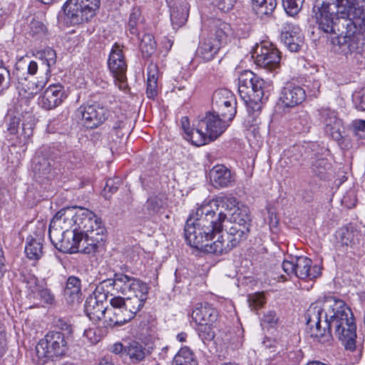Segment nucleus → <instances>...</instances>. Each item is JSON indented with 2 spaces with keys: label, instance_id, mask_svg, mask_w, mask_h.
<instances>
[{
  "label": "nucleus",
  "instance_id": "f257e3e1",
  "mask_svg": "<svg viewBox=\"0 0 365 365\" xmlns=\"http://www.w3.org/2000/svg\"><path fill=\"white\" fill-rule=\"evenodd\" d=\"M310 336L329 341L331 330L346 350L356 347V326L351 309L341 299L329 297L323 303H313L307 311Z\"/></svg>",
  "mask_w": 365,
  "mask_h": 365
},
{
  "label": "nucleus",
  "instance_id": "f03ea898",
  "mask_svg": "<svg viewBox=\"0 0 365 365\" xmlns=\"http://www.w3.org/2000/svg\"><path fill=\"white\" fill-rule=\"evenodd\" d=\"M319 28L338 36L365 31V0H325L313 8Z\"/></svg>",
  "mask_w": 365,
  "mask_h": 365
},
{
  "label": "nucleus",
  "instance_id": "7ed1b4c3",
  "mask_svg": "<svg viewBox=\"0 0 365 365\" xmlns=\"http://www.w3.org/2000/svg\"><path fill=\"white\" fill-rule=\"evenodd\" d=\"M267 88V83L251 71L245 70L239 76V93L253 118L259 113L263 101L268 99Z\"/></svg>",
  "mask_w": 365,
  "mask_h": 365
},
{
  "label": "nucleus",
  "instance_id": "20e7f679",
  "mask_svg": "<svg viewBox=\"0 0 365 365\" xmlns=\"http://www.w3.org/2000/svg\"><path fill=\"white\" fill-rule=\"evenodd\" d=\"M145 299L136 296L126 298L113 297L110 299V310L108 311V322L110 325L121 326L132 319L143 307Z\"/></svg>",
  "mask_w": 365,
  "mask_h": 365
},
{
  "label": "nucleus",
  "instance_id": "39448f33",
  "mask_svg": "<svg viewBox=\"0 0 365 365\" xmlns=\"http://www.w3.org/2000/svg\"><path fill=\"white\" fill-rule=\"evenodd\" d=\"M100 5L101 0H67L62 9L70 24L77 25L93 19Z\"/></svg>",
  "mask_w": 365,
  "mask_h": 365
},
{
  "label": "nucleus",
  "instance_id": "423d86ee",
  "mask_svg": "<svg viewBox=\"0 0 365 365\" xmlns=\"http://www.w3.org/2000/svg\"><path fill=\"white\" fill-rule=\"evenodd\" d=\"M68 336L61 331H50L36 346L38 357L44 363L53 357L62 356L68 350Z\"/></svg>",
  "mask_w": 365,
  "mask_h": 365
},
{
  "label": "nucleus",
  "instance_id": "0eeeda50",
  "mask_svg": "<svg viewBox=\"0 0 365 365\" xmlns=\"http://www.w3.org/2000/svg\"><path fill=\"white\" fill-rule=\"evenodd\" d=\"M283 271L286 275L282 274L279 278L284 282L287 277L295 276L301 279L313 280L321 275V267L312 266L311 259L305 256L292 257L291 260L284 259L282 263Z\"/></svg>",
  "mask_w": 365,
  "mask_h": 365
},
{
  "label": "nucleus",
  "instance_id": "6e6552de",
  "mask_svg": "<svg viewBox=\"0 0 365 365\" xmlns=\"http://www.w3.org/2000/svg\"><path fill=\"white\" fill-rule=\"evenodd\" d=\"M109 297V291L104 289V286L100 284L96 287L93 292L86 299L85 303V312L89 319L93 322H98L104 318L106 327L113 328L115 325H110L108 319V311L107 302Z\"/></svg>",
  "mask_w": 365,
  "mask_h": 365
},
{
  "label": "nucleus",
  "instance_id": "1a4fd4ad",
  "mask_svg": "<svg viewBox=\"0 0 365 365\" xmlns=\"http://www.w3.org/2000/svg\"><path fill=\"white\" fill-rule=\"evenodd\" d=\"M337 45L346 57L350 56V61L354 66H363L364 57L362 48L365 45V31L356 28V33L352 35L337 37Z\"/></svg>",
  "mask_w": 365,
  "mask_h": 365
},
{
  "label": "nucleus",
  "instance_id": "9d476101",
  "mask_svg": "<svg viewBox=\"0 0 365 365\" xmlns=\"http://www.w3.org/2000/svg\"><path fill=\"white\" fill-rule=\"evenodd\" d=\"M194 213L198 222L196 224L202 227L206 232L205 235H207L210 240L222 231V224L227 216L222 211L216 212L209 204H206L197 207Z\"/></svg>",
  "mask_w": 365,
  "mask_h": 365
},
{
  "label": "nucleus",
  "instance_id": "9b49d317",
  "mask_svg": "<svg viewBox=\"0 0 365 365\" xmlns=\"http://www.w3.org/2000/svg\"><path fill=\"white\" fill-rule=\"evenodd\" d=\"M110 115V111L100 104H86L76 110V116L88 129H94L103 124Z\"/></svg>",
  "mask_w": 365,
  "mask_h": 365
},
{
  "label": "nucleus",
  "instance_id": "f8f14e48",
  "mask_svg": "<svg viewBox=\"0 0 365 365\" xmlns=\"http://www.w3.org/2000/svg\"><path fill=\"white\" fill-rule=\"evenodd\" d=\"M123 48V46L115 43L112 46L108 60L109 70L115 81L119 83L120 89L125 87L128 67Z\"/></svg>",
  "mask_w": 365,
  "mask_h": 365
},
{
  "label": "nucleus",
  "instance_id": "ddd939ff",
  "mask_svg": "<svg viewBox=\"0 0 365 365\" xmlns=\"http://www.w3.org/2000/svg\"><path fill=\"white\" fill-rule=\"evenodd\" d=\"M319 113L325 133L336 140L339 145H342L344 141L342 135L344 126L343 122L338 117L337 113L328 108H321Z\"/></svg>",
  "mask_w": 365,
  "mask_h": 365
},
{
  "label": "nucleus",
  "instance_id": "4468645a",
  "mask_svg": "<svg viewBox=\"0 0 365 365\" xmlns=\"http://www.w3.org/2000/svg\"><path fill=\"white\" fill-rule=\"evenodd\" d=\"M214 112L220 114L222 118L232 120L236 114V101L233 94L227 89H219L212 96Z\"/></svg>",
  "mask_w": 365,
  "mask_h": 365
},
{
  "label": "nucleus",
  "instance_id": "2eb2a0df",
  "mask_svg": "<svg viewBox=\"0 0 365 365\" xmlns=\"http://www.w3.org/2000/svg\"><path fill=\"white\" fill-rule=\"evenodd\" d=\"M255 63L269 71L279 67L281 56L278 49L269 42L263 43L255 49Z\"/></svg>",
  "mask_w": 365,
  "mask_h": 365
},
{
  "label": "nucleus",
  "instance_id": "dca6fc26",
  "mask_svg": "<svg viewBox=\"0 0 365 365\" xmlns=\"http://www.w3.org/2000/svg\"><path fill=\"white\" fill-rule=\"evenodd\" d=\"M197 217H195V213H192L187 218L184 232L185 240L188 245L197 250L202 249L204 246V242L211 240L207 235H205V230L202 226L197 225Z\"/></svg>",
  "mask_w": 365,
  "mask_h": 365
},
{
  "label": "nucleus",
  "instance_id": "f3484780",
  "mask_svg": "<svg viewBox=\"0 0 365 365\" xmlns=\"http://www.w3.org/2000/svg\"><path fill=\"white\" fill-rule=\"evenodd\" d=\"M95 225L98 232H104L105 229L102 226L100 218L97 217L91 211L80 208L78 211L75 210L74 230L78 233L86 234L87 232L92 230V225Z\"/></svg>",
  "mask_w": 365,
  "mask_h": 365
},
{
  "label": "nucleus",
  "instance_id": "a211bd4d",
  "mask_svg": "<svg viewBox=\"0 0 365 365\" xmlns=\"http://www.w3.org/2000/svg\"><path fill=\"white\" fill-rule=\"evenodd\" d=\"M220 116H221L220 114H217L216 112L209 111L199 121L200 127L204 128L211 140H216L228 126L227 118H221Z\"/></svg>",
  "mask_w": 365,
  "mask_h": 365
},
{
  "label": "nucleus",
  "instance_id": "6ab92c4d",
  "mask_svg": "<svg viewBox=\"0 0 365 365\" xmlns=\"http://www.w3.org/2000/svg\"><path fill=\"white\" fill-rule=\"evenodd\" d=\"M76 210V207H65L58 211L50 222L48 236L71 230L70 229L74 226Z\"/></svg>",
  "mask_w": 365,
  "mask_h": 365
},
{
  "label": "nucleus",
  "instance_id": "aec40b11",
  "mask_svg": "<svg viewBox=\"0 0 365 365\" xmlns=\"http://www.w3.org/2000/svg\"><path fill=\"white\" fill-rule=\"evenodd\" d=\"M79 233L76 230L64 231L49 236L53 245L60 252L64 253H76L78 251V240Z\"/></svg>",
  "mask_w": 365,
  "mask_h": 365
},
{
  "label": "nucleus",
  "instance_id": "412c9836",
  "mask_svg": "<svg viewBox=\"0 0 365 365\" xmlns=\"http://www.w3.org/2000/svg\"><path fill=\"white\" fill-rule=\"evenodd\" d=\"M66 97L63 86L53 84L44 91L39 99V104L45 110H51L58 106Z\"/></svg>",
  "mask_w": 365,
  "mask_h": 365
},
{
  "label": "nucleus",
  "instance_id": "4be33fe9",
  "mask_svg": "<svg viewBox=\"0 0 365 365\" xmlns=\"http://www.w3.org/2000/svg\"><path fill=\"white\" fill-rule=\"evenodd\" d=\"M281 41L292 52H297L304 43L299 28L292 24H285L281 31Z\"/></svg>",
  "mask_w": 365,
  "mask_h": 365
},
{
  "label": "nucleus",
  "instance_id": "5701e85b",
  "mask_svg": "<svg viewBox=\"0 0 365 365\" xmlns=\"http://www.w3.org/2000/svg\"><path fill=\"white\" fill-rule=\"evenodd\" d=\"M306 98L304 90L293 83H287L282 88L279 101L284 107L294 108L301 104Z\"/></svg>",
  "mask_w": 365,
  "mask_h": 365
},
{
  "label": "nucleus",
  "instance_id": "b1692460",
  "mask_svg": "<svg viewBox=\"0 0 365 365\" xmlns=\"http://www.w3.org/2000/svg\"><path fill=\"white\" fill-rule=\"evenodd\" d=\"M54 165L48 149L43 148L38 151L33 158L31 169L36 177L41 178L50 173Z\"/></svg>",
  "mask_w": 365,
  "mask_h": 365
},
{
  "label": "nucleus",
  "instance_id": "393cba45",
  "mask_svg": "<svg viewBox=\"0 0 365 365\" xmlns=\"http://www.w3.org/2000/svg\"><path fill=\"white\" fill-rule=\"evenodd\" d=\"M209 178L212 185L216 188L232 186L235 180V174L223 165L214 166L209 172Z\"/></svg>",
  "mask_w": 365,
  "mask_h": 365
},
{
  "label": "nucleus",
  "instance_id": "a878e982",
  "mask_svg": "<svg viewBox=\"0 0 365 365\" xmlns=\"http://www.w3.org/2000/svg\"><path fill=\"white\" fill-rule=\"evenodd\" d=\"M104 232L79 233L78 240V251L83 254H93L103 245Z\"/></svg>",
  "mask_w": 365,
  "mask_h": 365
},
{
  "label": "nucleus",
  "instance_id": "bb28decb",
  "mask_svg": "<svg viewBox=\"0 0 365 365\" xmlns=\"http://www.w3.org/2000/svg\"><path fill=\"white\" fill-rule=\"evenodd\" d=\"M191 317L197 325L213 324L218 319V312L207 303H198L192 310Z\"/></svg>",
  "mask_w": 365,
  "mask_h": 365
},
{
  "label": "nucleus",
  "instance_id": "cd10ccee",
  "mask_svg": "<svg viewBox=\"0 0 365 365\" xmlns=\"http://www.w3.org/2000/svg\"><path fill=\"white\" fill-rule=\"evenodd\" d=\"M63 297L66 302L71 304H78L82 301L81 282L75 276H70L63 289Z\"/></svg>",
  "mask_w": 365,
  "mask_h": 365
},
{
  "label": "nucleus",
  "instance_id": "c85d7f7f",
  "mask_svg": "<svg viewBox=\"0 0 365 365\" xmlns=\"http://www.w3.org/2000/svg\"><path fill=\"white\" fill-rule=\"evenodd\" d=\"M135 279V278L134 277L121 273H117L114 274L113 279L104 280L101 284L104 286V287H113V289L118 293L127 294L130 292L133 282H134Z\"/></svg>",
  "mask_w": 365,
  "mask_h": 365
},
{
  "label": "nucleus",
  "instance_id": "c756f323",
  "mask_svg": "<svg viewBox=\"0 0 365 365\" xmlns=\"http://www.w3.org/2000/svg\"><path fill=\"white\" fill-rule=\"evenodd\" d=\"M235 247L236 246L230 241L228 237H226L225 234L218 237L217 240L212 243L208 244L207 242H204V246L202 249H200V250L208 254L220 255L228 252Z\"/></svg>",
  "mask_w": 365,
  "mask_h": 365
},
{
  "label": "nucleus",
  "instance_id": "7c9ffc66",
  "mask_svg": "<svg viewBox=\"0 0 365 365\" xmlns=\"http://www.w3.org/2000/svg\"><path fill=\"white\" fill-rule=\"evenodd\" d=\"M220 48L219 40L212 39L207 36L200 41L197 54L205 61H210L213 59Z\"/></svg>",
  "mask_w": 365,
  "mask_h": 365
},
{
  "label": "nucleus",
  "instance_id": "2f4dec72",
  "mask_svg": "<svg viewBox=\"0 0 365 365\" xmlns=\"http://www.w3.org/2000/svg\"><path fill=\"white\" fill-rule=\"evenodd\" d=\"M226 230V237H228L230 241L237 247L241 241L247 238L250 232V227L232 223L230 221Z\"/></svg>",
  "mask_w": 365,
  "mask_h": 365
},
{
  "label": "nucleus",
  "instance_id": "473e14b6",
  "mask_svg": "<svg viewBox=\"0 0 365 365\" xmlns=\"http://www.w3.org/2000/svg\"><path fill=\"white\" fill-rule=\"evenodd\" d=\"M356 232L352 227L339 228L334 235L335 246L337 248L352 247L355 242Z\"/></svg>",
  "mask_w": 365,
  "mask_h": 365
},
{
  "label": "nucleus",
  "instance_id": "72a5a7b5",
  "mask_svg": "<svg viewBox=\"0 0 365 365\" xmlns=\"http://www.w3.org/2000/svg\"><path fill=\"white\" fill-rule=\"evenodd\" d=\"M190 6L186 1H182L173 6L170 13V20L174 28L183 26L187 20Z\"/></svg>",
  "mask_w": 365,
  "mask_h": 365
},
{
  "label": "nucleus",
  "instance_id": "f704fd0d",
  "mask_svg": "<svg viewBox=\"0 0 365 365\" xmlns=\"http://www.w3.org/2000/svg\"><path fill=\"white\" fill-rule=\"evenodd\" d=\"M27 244L25 247V252L28 258L31 259H38L43 255V241L41 235L36 237L27 238Z\"/></svg>",
  "mask_w": 365,
  "mask_h": 365
},
{
  "label": "nucleus",
  "instance_id": "c9c22d12",
  "mask_svg": "<svg viewBox=\"0 0 365 365\" xmlns=\"http://www.w3.org/2000/svg\"><path fill=\"white\" fill-rule=\"evenodd\" d=\"M47 78L37 82H27L26 80H19L20 86L19 93L26 98H33L36 95L46 84Z\"/></svg>",
  "mask_w": 365,
  "mask_h": 365
},
{
  "label": "nucleus",
  "instance_id": "e433bc0d",
  "mask_svg": "<svg viewBox=\"0 0 365 365\" xmlns=\"http://www.w3.org/2000/svg\"><path fill=\"white\" fill-rule=\"evenodd\" d=\"M253 11L259 18L271 15L277 6V0H251Z\"/></svg>",
  "mask_w": 365,
  "mask_h": 365
},
{
  "label": "nucleus",
  "instance_id": "4c0bfd02",
  "mask_svg": "<svg viewBox=\"0 0 365 365\" xmlns=\"http://www.w3.org/2000/svg\"><path fill=\"white\" fill-rule=\"evenodd\" d=\"M148 353L145 346L136 341H132L125 346V354L129 356L133 363L143 361Z\"/></svg>",
  "mask_w": 365,
  "mask_h": 365
},
{
  "label": "nucleus",
  "instance_id": "58836bf2",
  "mask_svg": "<svg viewBox=\"0 0 365 365\" xmlns=\"http://www.w3.org/2000/svg\"><path fill=\"white\" fill-rule=\"evenodd\" d=\"M311 169L316 177L325 180L331 173L332 165L327 158H319L312 163Z\"/></svg>",
  "mask_w": 365,
  "mask_h": 365
},
{
  "label": "nucleus",
  "instance_id": "ea45409f",
  "mask_svg": "<svg viewBox=\"0 0 365 365\" xmlns=\"http://www.w3.org/2000/svg\"><path fill=\"white\" fill-rule=\"evenodd\" d=\"M158 93V68L151 64L148 67L146 94L149 98H154Z\"/></svg>",
  "mask_w": 365,
  "mask_h": 365
},
{
  "label": "nucleus",
  "instance_id": "a19ab883",
  "mask_svg": "<svg viewBox=\"0 0 365 365\" xmlns=\"http://www.w3.org/2000/svg\"><path fill=\"white\" fill-rule=\"evenodd\" d=\"M204 128L200 127V123L197 124V128L192 129L190 133H187V135L185 138L191 142L192 144L196 146H201L211 142V139L209 138V135L207 132L204 131Z\"/></svg>",
  "mask_w": 365,
  "mask_h": 365
},
{
  "label": "nucleus",
  "instance_id": "79ce46f5",
  "mask_svg": "<svg viewBox=\"0 0 365 365\" xmlns=\"http://www.w3.org/2000/svg\"><path fill=\"white\" fill-rule=\"evenodd\" d=\"M230 221L235 224H242L245 226H251V217L249 208L246 206L237 207L231 214Z\"/></svg>",
  "mask_w": 365,
  "mask_h": 365
},
{
  "label": "nucleus",
  "instance_id": "37998d69",
  "mask_svg": "<svg viewBox=\"0 0 365 365\" xmlns=\"http://www.w3.org/2000/svg\"><path fill=\"white\" fill-rule=\"evenodd\" d=\"M174 365H197L192 351L187 346L181 348L173 359Z\"/></svg>",
  "mask_w": 365,
  "mask_h": 365
},
{
  "label": "nucleus",
  "instance_id": "c03bdc74",
  "mask_svg": "<svg viewBox=\"0 0 365 365\" xmlns=\"http://www.w3.org/2000/svg\"><path fill=\"white\" fill-rule=\"evenodd\" d=\"M27 70L28 74L34 75L36 73L38 70V65L36 62L31 61L26 65L24 62H19L16 63L15 70L13 72V76H15L18 81L26 80L25 70Z\"/></svg>",
  "mask_w": 365,
  "mask_h": 365
},
{
  "label": "nucleus",
  "instance_id": "a18cd8bd",
  "mask_svg": "<svg viewBox=\"0 0 365 365\" xmlns=\"http://www.w3.org/2000/svg\"><path fill=\"white\" fill-rule=\"evenodd\" d=\"M156 46V42L153 35L145 34L140 39V48L145 57L151 56L155 53Z\"/></svg>",
  "mask_w": 365,
  "mask_h": 365
},
{
  "label": "nucleus",
  "instance_id": "49530a36",
  "mask_svg": "<svg viewBox=\"0 0 365 365\" xmlns=\"http://www.w3.org/2000/svg\"><path fill=\"white\" fill-rule=\"evenodd\" d=\"M148 292L149 287L148 284L140 279L135 278L129 294L131 296H136L138 298L147 300Z\"/></svg>",
  "mask_w": 365,
  "mask_h": 365
},
{
  "label": "nucleus",
  "instance_id": "de8ad7c7",
  "mask_svg": "<svg viewBox=\"0 0 365 365\" xmlns=\"http://www.w3.org/2000/svg\"><path fill=\"white\" fill-rule=\"evenodd\" d=\"M39 58L46 64V73H50V68L56 62V51L51 48H47L38 53Z\"/></svg>",
  "mask_w": 365,
  "mask_h": 365
},
{
  "label": "nucleus",
  "instance_id": "09e8293b",
  "mask_svg": "<svg viewBox=\"0 0 365 365\" xmlns=\"http://www.w3.org/2000/svg\"><path fill=\"white\" fill-rule=\"evenodd\" d=\"M141 11L139 8H133L130 14L128 21V29L130 34L138 36L139 34V26L140 25Z\"/></svg>",
  "mask_w": 365,
  "mask_h": 365
},
{
  "label": "nucleus",
  "instance_id": "8fccbe9b",
  "mask_svg": "<svg viewBox=\"0 0 365 365\" xmlns=\"http://www.w3.org/2000/svg\"><path fill=\"white\" fill-rule=\"evenodd\" d=\"M212 326V324H202L198 325L197 328L198 336L205 344L206 341H211L215 336V333Z\"/></svg>",
  "mask_w": 365,
  "mask_h": 365
},
{
  "label": "nucleus",
  "instance_id": "3c124183",
  "mask_svg": "<svg viewBox=\"0 0 365 365\" xmlns=\"http://www.w3.org/2000/svg\"><path fill=\"white\" fill-rule=\"evenodd\" d=\"M163 206L162 199L158 196H152L148 199L144 207L149 215L158 213Z\"/></svg>",
  "mask_w": 365,
  "mask_h": 365
},
{
  "label": "nucleus",
  "instance_id": "603ef678",
  "mask_svg": "<svg viewBox=\"0 0 365 365\" xmlns=\"http://www.w3.org/2000/svg\"><path fill=\"white\" fill-rule=\"evenodd\" d=\"M230 30V26L227 24L222 23L220 26L215 30V34H210L208 36L212 39L219 40L220 46L222 43L226 39Z\"/></svg>",
  "mask_w": 365,
  "mask_h": 365
},
{
  "label": "nucleus",
  "instance_id": "864d4df0",
  "mask_svg": "<svg viewBox=\"0 0 365 365\" xmlns=\"http://www.w3.org/2000/svg\"><path fill=\"white\" fill-rule=\"evenodd\" d=\"M303 1L304 0H282L283 6L290 16H294L299 12Z\"/></svg>",
  "mask_w": 365,
  "mask_h": 365
},
{
  "label": "nucleus",
  "instance_id": "5fc2aeb1",
  "mask_svg": "<svg viewBox=\"0 0 365 365\" xmlns=\"http://www.w3.org/2000/svg\"><path fill=\"white\" fill-rule=\"evenodd\" d=\"M248 303L252 310H258L265 303L264 297L261 293H255L248 296Z\"/></svg>",
  "mask_w": 365,
  "mask_h": 365
},
{
  "label": "nucleus",
  "instance_id": "6e6d98bb",
  "mask_svg": "<svg viewBox=\"0 0 365 365\" xmlns=\"http://www.w3.org/2000/svg\"><path fill=\"white\" fill-rule=\"evenodd\" d=\"M351 129L354 135L359 139L365 138V120H355L351 124Z\"/></svg>",
  "mask_w": 365,
  "mask_h": 365
},
{
  "label": "nucleus",
  "instance_id": "4d7b16f0",
  "mask_svg": "<svg viewBox=\"0 0 365 365\" xmlns=\"http://www.w3.org/2000/svg\"><path fill=\"white\" fill-rule=\"evenodd\" d=\"M10 72L4 66L3 61H0V87L8 88L10 85Z\"/></svg>",
  "mask_w": 365,
  "mask_h": 365
},
{
  "label": "nucleus",
  "instance_id": "13d9d810",
  "mask_svg": "<svg viewBox=\"0 0 365 365\" xmlns=\"http://www.w3.org/2000/svg\"><path fill=\"white\" fill-rule=\"evenodd\" d=\"M278 322L277 314L274 311H268L261 319L262 326L274 327Z\"/></svg>",
  "mask_w": 365,
  "mask_h": 365
},
{
  "label": "nucleus",
  "instance_id": "bf43d9fd",
  "mask_svg": "<svg viewBox=\"0 0 365 365\" xmlns=\"http://www.w3.org/2000/svg\"><path fill=\"white\" fill-rule=\"evenodd\" d=\"M41 300L48 304H52L54 302L55 297L51 292L47 288L41 287L37 292Z\"/></svg>",
  "mask_w": 365,
  "mask_h": 365
},
{
  "label": "nucleus",
  "instance_id": "052dcab7",
  "mask_svg": "<svg viewBox=\"0 0 365 365\" xmlns=\"http://www.w3.org/2000/svg\"><path fill=\"white\" fill-rule=\"evenodd\" d=\"M235 3L236 0H213V4L223 12L232 9Z\"/></svg>",
  "mask_w": 365,
  "mask_h": 365
},
{
  "label": "nucleus",
  "instance_id": "680f3d73",
  "mask_svg": "<svg viewBox=\"0 0 365 365\" xmlns=\"http://www.w3.org/2000/svg\"><path fill=\"white\" fill-rule=\"evenodd\" d=\"M8 126L7 130L11 135H15L17 133L19 124H20V118L16 116H8Z\"/></svg>",
  "mask_w": 365,
  "mask_h": 365
},
{
  "label": "nucleus",
  "instance_id": "e2e57ef3",
  "mask_svg": "<svg viewBox=\"0 0 365 365\" xmlns=\"http://www.w3.org/2000/svg\"><path fill=\"white\" fill-rule=\"evenodd\" d=\"M220 202L222 204V207L225 210H232V209L235 210L237 208V200L232 196L222 197L220 199Z\"/></svg>",
  "mask_w": 365,
  "mask_h": 365
},
{
  "label": "nucleus",
  "instance_id": "0e129e2a",
  "mask_svg": "<svg viewBox=\"0 0 365 365\" xmlns=\"http://www.w3.org/2000/svg\"><path fill=\"white\" fill-rule=\"evenodd\" d=\"M121 181L118 178H110L106 181L104 190L113 194L118 190Z\"/></svg>",
  "mask_w": 365,
  "mask_h": 365
},
{
  "label": "nucleus",
  "instance_id": "69168bd1",
  "mask_svg": "<svg viewBox=\"0 0 365 365\" xmlns=\"http://www.w3.org/2000/svg\"><path fill=\"white\" fill-rule=\"evenodd\" d=\"M298 119L302 125V131H303V132L307 131L310 127V122H311L310 116L307 113V112L303 111V110L301 111L299 113Z\"/></svg>",
  "mask_w": 365,
  "mask_h": 365
},
{
  "label": "nucleus",
  "instance_id": "338daca9",
  "mask_svg": "<svg viewBox=\"0 0 365 365\" xmlns=\"http://www.w3.org/2000/svg\"><path fill=\"white\" fill-rule=\"evenodd\" d=\"M26 283L32 293L38 292L41 288L38 284V279L34 275H30L26 278Z\"/></svg>",
  "mask_w": 365,
  "mask_h": 365
},
{
  "label": "nucleus",
  "instance_id": "774afa93",
  "mask_svg": "<svg viewBox=\"0 0 365 365\" xmlns=\"http://www.w3.org/2000/svg\"><path fill=\"white\" fill-rule=\"evenodd\" d=\"M356 202V199L354 191H349L341 200L342 204L349 208L355 206Z\"/></svg>",
  "mask_w": 365,
  "mask_h": 365
}]
</instances>
